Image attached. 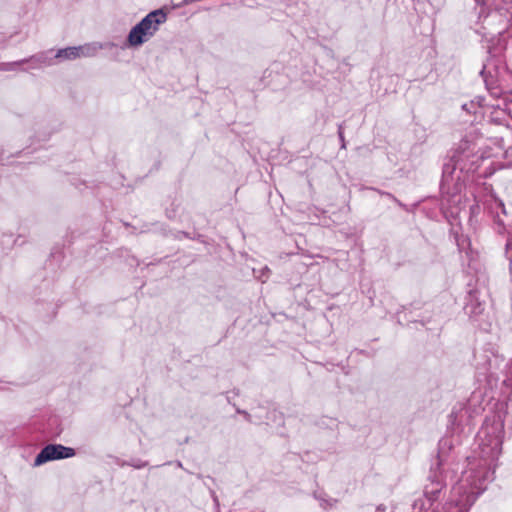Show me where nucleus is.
<instances>
[{
  "label": "nucleus",
  "instance_id": "1",
  "mask_svg": "<svg viewBox=\"0 0 512 512\" xmlns=\"http://www.w3.org/2000/svg\"><path fill=\"white\" fill-rule=\"evenodd\" d=\"M166 21V14L162 10L149 13L130 32L128 40L132 46L141 45L154 35L160 24Z\"/></svg>",
  "mask_w": 512,
  "mask_h": 512
},
{
  "label": "nucleus",
  "instance_id": "2",
  "mask_svg": "<svg viewBox=\"0 0 512 512\" xmlns=\"http://www.w3.org/2000/svg\"><path fill=\"white\" fill-rule=\"evenodd\" d=\"M75 455L72 448H68L62 445H47L37 455L35 459L36 465H41L50 460L69 458Z\"/></svg>",
  "mask_w": 512,
  "mask_h": 512
},
{
  "label": "nucleus",
  "instance_id": "3",
  "mask_svg": "<svg viewBox=\"0 0 512 512\" xmlns=\"http://www.w3.org/2000/svg\"><path fill=\"white\" fill-rule=\"evenodd\" d=\"M99 48L100 46H97L95 44H86L78 47H68L59 50L56 54V58L72 60L80 57H91L96 54Z\"/></svg>",
  "mask_w": 512,
  "mask_h": 512
}]
</instances>
